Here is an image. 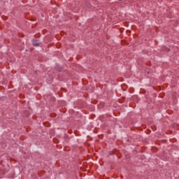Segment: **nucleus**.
<instances>
[{
    "label": "nucleus",
    "instance_id": "nucleus-1",
    "mask_svg": "<svg viewBox=\"0 0 179 179\" xmlns=\"http://www.w3.org/2000/svg\"><path fill=\"white\" fill-rule=\"evenodd\" d=\"M33 45H34V47H38V45H40V43L37 41H34Z\"/></svg>",
    "mask_w": 179,
    "mask_h": 179
},
{
    "label": "nucleus",
    "instance_id": "nucleus-2",
    "mask_svg": "<svg viewBox=\"0 0 179 179\" xmlns=\"http://www.w3.org/2000/svg\"><path fill=\"white\" fill-rule=\"evenodd\" d=\"M55 69H56V71H58L59 72H61V71H62V69L59 65H57L55 66Z\"/></svg>",
    "mask_w": 179,
    "mask_h": 179
},
{
    "label": "nucleus",
    "instance_id": "nucleus-3",
    "mask_svg": "<svg viewBox=\"0 0 179 179\" xmlns=\"http://www.w3.org/2000/svg\"><path fill=\"white\" fill-rule=\"evenodd\" d=\"M119 1H124V0H119Z\"/></svg>",
    "mask_w": 179,
    "mask_h": 179
}]
</instances>
